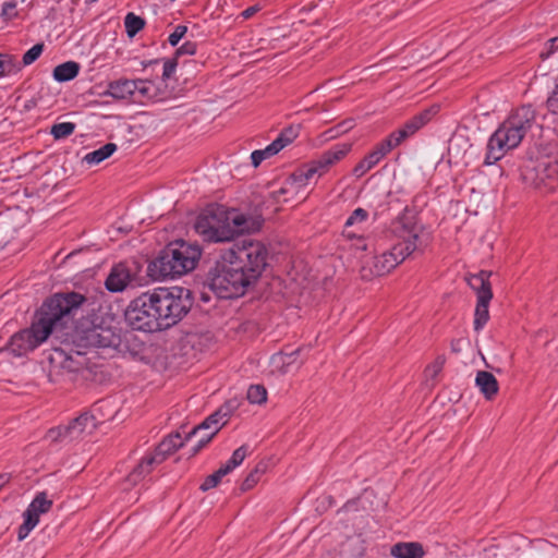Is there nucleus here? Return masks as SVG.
Here are the masks:
<instances>
[{
    "mask_svg": "<svg viewBox=\"0 0 558 558\" xmlns=\"http://www.w3.org/2000/svg\"><path fill=\"white\" fill-rule=\"evenodd\" d=\"M247 456V446L243 445L235 449L230 458L229 461H227L226 464L222 466L227 469V471L230 473L232 470H234L236 466L241 465L244 459Z\"/></svg>",
    "mask_w": 558,
    "mask_h": 558,
    "instance_id": "34",
    "label": "nucleus"
},
{
    "mask_svg": "<svg viewBox=\"0 0 558 558\" xmlns=\"http://www.w3.org/2000/svg\"><path fill=\"white\" fill-rule=\"evenodd\" d=\"M187 27L185 25H178L174 31L169 35L168 41L172 47H175L180 40L185 36Z\"/></svg>",
    "mask_w": 558,
    "mask_h": 558,
    "instance_id": "47",
    "label": "nucleus"
},
{
    "mask_svg": "<svg viewBox=\"0 0 558 558\" xmlns=\"http://www.w3.org/2000/svg\"><path fill=\"white\" fill-rule=\"evenodd\" d=\"M117 150V145L113 143H107L100 148L90 151L85 155L83 158V161H85L88 165H98L101 161L109 158L114 151Z\"/></svg>",
    "mask_w": 558,
    "mask_h": 558,
    "instance_id": "29",
    "label": "nucleus"
},
{
    "mask_svg": "<svg viewBox=\"0 0 558 558\" xmlns=\"http://www.w3.org/2000/svg\"><path fill=\"white\" fill-rule=\"evenodd\" d=\"M11 481V474L9 473H1L0 474V490L7 485L9 484V482Z\"/></svg>",
    "mask_w": 558,
    "mask_h": 558,
    "instance_id": "55",
    "label": "nucleus"
},
{
    "mask_svg": "<svg viewBox=\"0 0 558 558\" xmlns=\"http://www.w3.org/2000/svg\"><path fill=\"white\" fill-rule=\"evenodd\" d=\"M46 437H47V439H49L51 441H59V440H63V439H70L69 432L66 430V425L65 426H58V427H54V428H50L47 432Z\"/></svg>",
    "mask_w": 558,
    "mask_h": 558,
    "instance_id": "43",
    "label": "nucleus"
},
{
    "mask_svg": "<svg viewBox=\"0 0 558 558\" xmlns=\"http://www.w3.org/2000/svg\"><path fill=\"white\" fill-rule=\"evenodd\" d=\"M299 134V126H288L279 134V136L274 141V143H279L277 146L280 150L283 149L287 145L292 143Z\"/></svg>",
    "mask_w": 558,
    "mask_h": 558,
    "instance_id": "33",
    "label": "nucleus"
},
{
    "mask_svg": "<svg viewBox=\"0 0 558 558\" xmlns=\"http://www.w3.org/2000/svg\"><path fill=\"white\" fill-rule=\"evenodd\" d=\"M232 248L239 268L253 284L256 283L267 266V247L259 241L243 240Z\"/></svg>",
    "mask_w": 558,
    "mask_h": 558,
    "instance_id": "12",
    "label": "nucleus"
},
{
    "mask_svg": "<svg viewBox=\"0 0 558 558\" xmlns=\"http://www.w3.org/2000/svg\"><path fill=\"white\" fill-rule=\"evenodd\" d=\"M75 128V123L73 122L56 123L51 126L50 133L56 140H61L73 134Z\"/></svg>",
    "mask_w": 558,
    "mask_h": 558,
    "instance_id": "35",
    "label": "nucleus"
},
{
    "mask_svg": "<svg viewBox=\"0 0 558 558\" xmlns=\"http://www.w3.org/2000/svg\"><path fill=\"white\" fill-rule=\"evenodd\" d=\"M558 48V37H554L547 41V50L546 52H542L541 57L543 59L548 58L550 54H553L556 49Z\"/></svg>",
    "mask_w": 558,
    "mask_h": 558,
    "instance_id": "52",
    "label": "nucleus"
},
{
    "mask_svg": "<svg viewBox=\"0 0 558 558\" xmlns=\"http://www.w3.org/2000/svg\"><path fill=\"white\" fill-rule=\"evenodd\" d=\"M367 217H368V213L365 209L356 208L355 210H353L351 216L347 219L345 226L349 227V226H353L354 223H357V222H363L367 219Z\"/></svg>",
    "mask_w": 558,
    "mask_h": 558,
    "instance_id": "48",
    "label": "nucleus"
},
{
    "mask_svg": "<svg viewBox=\"0 0 558 558\" xmlns=\"http://www.w3.org/2000/svg\"><path fill=\"white\" fill-rule=\"evenodd\" d=\"M124 26L129 37H134L145 26V21L135 15L134 13H128L124 19Z\"/></svg>",
    "mask_w": 558,
    "mask_h": 558,
    "instance_id": "32",
    "label": "nucleus"
},
{
    "mask_svg": "<svg viewBox=\"0 0 558 558\" xmlns=\"http://www.w3.org/2000/svg\"><path fill=\"white\" fill-rule=\"evenodd\" d=\"M121 345L120 335L111 327L95 325L87 329L80 339L77 348L85 349L89 354H96L95 349L118 350Z\"/></svg>",
    "mask_w": 558,
    "mask_h": 558,
    "instance_id": "14",
    "label": "nucleus"
},
{
    "mask_svg": "<svg viewBox=\"0 0 558 558\" xmlns=\"http://www.w3.org/2000/svg\"><path fill=\"white\" fill-rule=\"evenodd\" d=\"M227 474H229V472L221 465L216 472H214L213 474L208 475L205 478V481L201 485V489L203 492H206L216 487L220 483L221 478Z\"/></svg>",
    "mask_w": 558,
    "mask_h": 558,
    "instance_id": "38",
    "label": "nucleus"
},
{
    "mask_svg": "<svg viewBox=\"0 0 558 558\" xmlns=\"http://www.w3.org/2000/svg\"><path fill=\"white\" fill-rule=\"evenodd\" d=\"M13 71H15V65L13 63L12 57L0 53V77L10 74Z\"/></svg>",
    "mask_w": 558,
    "mask_h": 558,
    "instance_id": "44",
    "label": "nucleus"
},
{
    "mask_svg": "<svg viewBox=\"0 0 558 558\" xmlns=\"http://www.w3.org/2000/svg\"><path fill=\"white\" fill-rule=\"evenodd\" d=\"M438 111L439 106L433 105L429 108H426L413 116L400 129L393 132V134L397 136L396 142L402 143L407 138L414 135L418 130L426 125L432 120V118L438 113Z\"/></svg>",
    "mask_w": 558,
    "mask_h": 558,
    "instance_id": "17",
    "label": "nucleus"
},
{
    "mask_svg": "<svg viewBox=\"0 0 558 558\" xmlns=\"http://www.w3.org/2000/svg\"><path fill=\"white\" fill-rule=\"evenodd\" d=\"M197 45L194 41H185L181 47H179L174 53V57L178 59L180 56H193L196 53Z\"/></svg>",
    "mask_w": 558,
    "mask_h": 558,
    "instance_id": "49",
    "label": "nucleus"
},
{
    "mask_svg": "<svg viewBox=\"0 0 558 558\" xmlns=\"http://www.w3.org/2000/svg\"><path fill=\"white\" fill-rule=\"evenodd\" d=\"M397 136L392 133H390L385 140L379 142L375 147L374 150L378 153L379 157L384 158L391 149L399 146L401 143L396 142Z\"/></svg>",
    "mask_w": 558,
    "mask_h": 558,
    "instance_id": "37",
    "label": "nucleus"
},
{
    "mask_svg": "<svg viewBox=\"0 0 558 558\" xmlns=\"http://www.w3.org/2000/svg\"><path fill=\"white\" fill-rule=\"evenodd\" d=\"M80 64L75 61H66L53 69V78L58 82H68L77 76Z\"/></svg>",
    "mask_w": 558,
    "mask_h": 558,
    "instance_id": "27",
    "label": "nucleus"
},
{
    "mask_svg": "<svg viewBox=\"0 0 558 558\" xmlns=\"http://www.w3.org/2000/svg\"><path fill=\"white\" fill-rule=\"evenodd\" d=\"M533 171L535 172L533 182L536 186L548 185L549 182L555 181L557 175L556 166H553L549 162H538L534 167Z\"/></svg>",
    "mask_w": 558,
    "mask_h": 558,
    "instance_id": "26",
    "label": "nucleus"
},
{
    "mask_svg": "<svg viewBox=\"0 0 558 558\" xmlns=\"http://www.w3.org/2000/svg\"><path fill=\"white\" fill-rule=\"evenodd\" d=\"M136 87L134 80H117L108 84L107 95L116 99H133L134 88Z\"/></svg>",
    "mask_w": 558,
    "mask_h": 558,
    "instance_id": "25",
    "label": "nucleus"
},
{
    "mask_svg": "<svg viewBox=\"0 0 558 558\" xmlns=\"http://www.w3.org/2000/svg\"><path fill=\"white\" fill-rule=\"evenodd\" d=\"M0 16L5 21H12L19 16V11L16 8V1H5L2 4Z\"/></svg>",
    "mask_w": 558,
    "mask_h": 558,
    "instance_id": "39",
    "label": "nucleus"
},
{
    "mask_svg": "<svg viewBox=\"0 0 558 558\" xmlns=\"http://www.w3.org/2000/svg\"><path fill=\"white\" fill-rule=\"evenodd\" d=\"M446 363V356L444 354L438 355L434 362H432L429 365L425 368L426 376L430 378H435L444 368V365Z\"/></svg>",
    "mask_w": 558,
    "mask_h": 558,
    "instance_id": "40",
    "label": "nucleus"
},
{
    "mask_svg": "<svg viewBox=\"0 0 558 558\" xmlns=\"http://www.w3.org/2000/svg\"><path fill=\"white\" fill-rule=\"evenodd\" d=\"M492 271L481 270L476 275H471L466 278V281L471 289L476 293L477 300L493 299V290L489 278Z\"/></svg>",
    "mask_w": 558,
    "mask_h": 558,
    "instance_id": "19",
    "label": "nucleus"
},
{
    "mask_svg": "<svg viewBox=\"0 0 558 558\" xmlns=\"http://www.w3.org/2000/svg\"><path fill=\"white\" fill-rule=\"evenodd\" d=\"M247 400L254 404H262L267 400V390L262 385H252L247 389Z\"/></svg>",
    "mask_w": 558,
    "mask_h": 558,
    "instance_id": "36",
    "label": "nucleus"
},
{
    "mask_svg": "<svg viewBox=\"0 0 558 558\" xmlns=\"http://www.w3.org/2000/svg\"><path fill=\"white\" fill-rule=\"evenodd\" d=\"M209 288L221 299L243 295L253 283L235 263L233 248L223 251L207 275Z\"/></svg>",
    "mask_w": 558,
    "mask_h": 558,
    "instance_id": "6",
    "label": "nucleus"
},
{
    "mask_svg": "<svg viewBox=\"0 0 558 558\" xmlns=\"http://www.w3.org/2000/svg\"><path fill=\"white\" fill-rule=\"evenodd\" d=\"M185 439L182 440L180 433H175L166 437L160 444L150 452L156 460L161 464L170 454L184 445Z\"/></svg>",
    "mask_w": 558,
    "mask_h": 558,
    "instance_id": "21",
    "label": "nucleus"
},
{
    "mask_svg": "<svg viewBox=\"0 0 558 558\" xmlns=\"http://www.w3.org/2000/svg\"><path fill=\"white\" fill-rule=\"evenodd\" d=\"M159 464L158 460H156L150 452L145 454L126 476L125 484H128V486L125 488L128 489L137 485L146 475L153 472L156 465Z\"/></svg>",
    "mask_w": 558,
    "mask_h": 558,
    "instance_id": "18",
    "label": "nucleus"
},
{
    "mask_svg": "<svg viewBox=\"0 0 558 558\" xmlns=\"http://www.w3.org/2000/svg\"><path fill=\"white\" fill-rule=\"evenodd\" d=\"M260 478V470L258 466H256L254 470H252L247 476L244 478V481L241 484V490L247 492L252 489L259 481Z\"/></svg>",
    "mask_w": 558,
    "mask_h": 558,
    "instance_id": "42",
    "label": "nucleus"
},
{
    "mask_svg": "<svg viewBox=\"0 0 558 558\" xmlns=\"http://www.w3.org/2000/svg\"><path fill=\"white\" fill-rule=\"evenodd\" d=\"M460 344H461V340H459V339L452 340L450 343L451 351L453 353H459L461 351Z\"/></svg>",
    "mask_w": 558,
    "mask_h": 558,
    "instance_id": "56",
    "label": "nucleus"
},
{
    "mask_svg": "<svg viewBox=\"0 0 558 558\" xmlns=\"http://www.w3.org/2000/svg\"><path fill=\"white\" fill-rule=\"evenodd\" d=\"M201 256L197 244L175 241L148 264L147 275L155 281L183 276L195 269Z\"/></svg>",
    "mask_w": 558,
    "mask_h": 558,
    "instance_id": "5",
    "label": "nucleus"
},
{
    "mask_svg": "<svg viewBox=\"0 0 558 558\" xmlns=\"http://www.w3.org/2000/svg\"><path fill=\"white\" fill-rule=\"evenodd\" d=\"M279 143H271L264 149L254 150L251 155L252 165L257 168L265 159L277 155L280 149L277 147Z\"/></svg>",
    "mask_w": 558,
    "mask_h": 558,
    "instance_id": "31",
    "label": "nucleus"
},
{
    "mask_svg": "<svg viewBox=\"0 0 558 558\" xmlns=\"http://www.w3.org/2000/svg\"><path fill=\"white\" fill-rule=\"evenodd\" d=\"M536 114L531 106H522L511 111L508 118L490 135L484 165L490 166L500 160L509 150L517 148L535 123Z\"/></svg>",
    "mask_w": 558,
    "mask_h": 558,
    "instance_id": "4",
    "label": "nucleus"
},
{
    "mask_svg": "<svg viewBox=\"0 0 558 558\" xmlns=\"http://www.w3.org/2000/svg\"><path fill=\"white\" fill-rule=\"evenodd\" d=\"M228 415L229 410H225V407H221L216 412L206 417L198 426L194 427L190 433H187L185 440H190L192 436L203 430H210L209 433L204 434L198 439L197 444L192 448V456L196 454L213 439L219 429L227 423Z\"/></svg>",
    "mask_w": 558,
    "mask_h": 558,
    "instance_id": "15",
    "label": "nucleus"
},
{
    "mask_svg": "<svg viewBox=\"0 0 558 558\" xmlns=\"http://www.w3.org/2000/svg\"><path fill=\"white\" fill-rule=\"evenodd\" d=\"M492 299L477 300L475 313H474V329L480 331L486 325L489 319V302Z\"/></svg>",
    "mask_w": 558,
    "mask_h": 558,
    "instance_id": "30",
    "label": "nucleus"
},
{
    "mask_svg": "<svg viewBox=\"0 0 558 558\" xmlns=\"http://www.w3.org/2000/svg\"><path fill=\"white\" fill-rule=\"evenodd\" d=\"M85 296L76 293H58L44 302L28 328L14 333L10 348L14 355L22 356L43 344L56 330L64 328V319L81 306Z\"/></svg>",
    "mask_w": 558,
    "mask_h": 558,
    "instance_id": "1",
    "label": "nucleus"
},
{
    "mask_svg": "<svg viewBox=\"0 0 558 558\" xmlns=\"http://www.w3.org/2000/svg\"><path fill=\"white\" fill-rule=\"evenodd\" d=\"M259 10H260V7H259L258 4H255V5L248 7L247 9H245L244 11H242L241 16H242L244 20H248V19H251L253 15H255Z\"/></svg>",
    "mask_w": 558,
    "mask_h": 558,
    "instance_id": "54",
    "label": "nucleus"
},
{
    "mask_svg": "<svg viewBox=\"0 0 558 558\" xmlns=\"http://www.w3.org/2000/svg\"><path fill=\"white\" fill-rule=\"evenodd\" d=\"M373 169L383 158L374 149L363 158Z\"/></svg>",
    "mask_w": 558,
    "mask_h": 558,
    "instance_id": "53",
    "label": "nucleus"
},
{
    "mask_svg": "<svg viewBox=\"0 0 558 558\" xmlns=\"http://www.w3.org/2000/svg\"><path fill=\"white\" fill-rule=\"evenodd\" d=\"M423 228L415 217L408 213L402 214L390 225L389 234L393 244L390 250L373 258L372 266L362 267V277L369 279L373 276H384L395 269L408 256L414 253L422 244Z\"/></svg>",
    "mask_w": 558,
    "mask_h": 558,
    "instance_id": "3",
    "label": "nucleus"
},
{
    "mask_svg": "<svg viewBox=\"0 0 558 558\" xmlns=\"http://www.w3.org/2000/svg\"><path fill=\"white\" fill-rule=\"evenodd\" d=\"M263 222L260 217L246 216L234 208L209 205L197 216L194 229L205 242L226 243L260 230Z\"/></svg>",
    "mask_w": 558,
    "mask_h": 558,
    "instance_id": "2",
    "label": "nucleus"
},
{
    "mask_svg": "<svg viewBox=\"0 0 558 558\" xmlns=\"http://www.w3.org/2000/svg\"><path fill=\"white\" fill-rule=\"evenodd\" d=\"M352 148V144L342 143L332 146L324 151L317 159L300 167L287 180L284 186L272 193L277 202L281 201V195L296 191L302 186H307L316 182L319 177L329 170L331 166L341 160Z\"/></svg>",
    "mask_w": 558,
    "mask_h": 558,
    "instance_id": "8",
    "label": "nucleus"
},
{
    "mask_svg": "<svg viewBox=\"0 0 558 558\" xmlns=\"http://www.w3.org/2000/svg\"><path fill=\"white\" fill-rule=\"evenodd\" d=\"M78 348L69 351L56 349L49 357L50 367L48 378L53 384L73 383L75 374L89 368V354L85 349Z\"/></svg>",
    "mask_w": 558,
    "mask_h": 558,
    "instance_id": "11",
    "label": "nucleus"
},
{
    "mask_svg": "<svg viewBox=\"0 0 558 558\" xmlns=\"http://www.w3.org/2000/svg\"><path fill=\"white\" fill-rule=\"evenodd\" d=\"M43 51H44V44H36V45H34L31 49H28L24 53L23 59H22L23 64L24 65L32 64L33 62H35L40 57Z\"/></svg>",
    "mask_w": 558,
    "mask_h": 558,
    "instance_id": "41",
    "label": "nucleus"
},
{
    "mask_svg": "<svg viewBox=\"0 0 558 558\" xmlns=\"http://www.w3.org/2000/svg\"><path fill=\"white\" fill-rule=\"evenodd\" d=\"M149 293L162 330L178 324L193 305L192 292L184 287L158 288Z\"/></svg>",
    "mask_w": 558,
    "mask_h": 558,
    "instance_id": "10",
    "label": "nucleus"
},
{
    "mask_svg": "<svg viewBox=\"0 0 558 558\" xmlns=\"http://www.w3.org/2000/svg\"><path fill=\"white\" fill-rule=\"evenodd\" d=\"M52 500L48 498L46 492L38 493L35 498L32 500L25 512L24 517H32L36 520V523L39 522V515L43 513H47L52 508Z\"/></svg>",
    "mask_w": 558,
    "mask_h": 558,
    "instance_id": "24",
    "label": "nucleus"
},
{
    "mask_svg": "<svg viewBox=\"0 0 558 558\" xmlns=\"http://www.w3.org/2000/svg\"><path fill=\"white\" fill-rule=\"evenodd\" d=\"M138 266L135 262H122L114 265L106 281L105 287L110 292H122L132 283H138Z\"/></svg>",
    "mask_w": 558,
    "mask_h": 558,
    "instance_id": "16",
    "label": "nucleus"
},
{
    "mask_svg": "<svg viewBox=\"0 0 558 558\" xmlns=\"http://www.w3.org/2000/svg\"><path fill=\"white\" fill-rule=\"evenodd\" d=\"M475 385L487 400H492L498 393L499 385L496 377L486 371H478L475 377Z\"/></svg>",
    "mask_w": 558,
    "mask_h": 558,
    "instance_id": "23",
    "label": "nucleus"
},
{
    "mask_svg": "<svg viewBox=\"0 0 558 558\" xmlns=\"http://www.w3.org/2000/svg\"><path fill=\"white\" fill-rule=\"evenodd\" d=\"M352 148V144L342 143L332 146L324 151L317 159L300 167L287 180L284 186L272 193L277 202L281 201V195L296 191L302 186H307L316 182L319 177L329 170L331 166L341 160Z\"/></svg>",
    "mask_w": 558,
    "mask_h": 558,
    "instance_id": "9",
    "label": "nucleus"
},
{
    "mask_svg": "<svg viewBox=\"0 0 558 558\" xmlns=\"http://www.w3.org/2000/svg\"><path fill=\"white\" fill-rule=\"evenodd\" d=\"M390 555L395 558H424L425 550L418 542H400L391 547Z\"/></svg>",
    "mask_w": 558,
    "mask_h": 558,
    "instance_id": "22",
    "label": "nucleus"
},
{
    "mask_svg": "<svg viewBox=\"0 0 558 558\" xmlns=\"http://www.w3.org/2000/svg\"><path fill=\"white\" fill-rule=\"evenodd\" d=\"M37 524L36 520L32 517H24V523L19 527V539H24Z\"/></svg>",
    "mask_w": 558,
    "mask_h": 558,
    "instance_id": "46",
    "label": "nucleus"
},
{
    "mask_svg": "<svg viewBox=\"0 0 558 558\" xmlns=\"http://www.w3.org/2000/svg\"><path fill=\"white\" fill-rule=\"evenodd\" d=\"M156 62H157V60H150L149 62L144 63V66H147V65L153 64V63H156Z\"/></svg>",
    "mask_w": 558,
    "mask_h": 558,
    "instance_id": "57",
    "label": "nucleus"
},
{
    "mask_svg": "<svg viewBox=\"0 0 558 558\" xmlns=\"http://www.w3.org/2000/svg\"><path fill=\"white\" fill-rule=\"evenodd\" d=\"M546 108L549 113L558 116V76L556 86L546 100Z\"/></svg>",
    "mask_w": 558,
    "mask_h": 558,
    "instance_id": "45",
    "label": "nucleus"
},
{
    "mask_svg": "<svg viewBox=\"0 0 558 558\" xmlns=\"http://www.w3.org/2000/svg\"><path fill=\"white\" fill-rule=\"evenodd\" d=\"M136 87L134 88V96L132 101L144 102L145 100L155 97L154 83L148 80H134Z\"/></svg>",
    "mask_w": 558,
    "mask_h": 558,
    "instance_id": "28",
    "label": "nucleus"
},
{
    "mask_svg": "<svg viewBox=\"0 0 558 558\" xmlns=\"http://www.w3.org/2000/svg\"><path fill=\"white\" fill-rule=\"evenodd\" d=\"M125 322L134 329L145 332L162 330L149 292L142 293L129 304Z\"/></svg>",
    "mask_w": 558,
    "mask_h": 558,
    "instance_id": "13",
    "label": "nucleus"
},
{
    "mask_svg": "<svg viewBox=\"0 0 558 558\" xmlns=\"http://www.w3.org/2000/svg\"><path fill=\"white\" fill-rule=\"evenodd\" d=\"M96 418L89 413H83L74 418L69 425L66 430L70 435V440L81 437L83 434H89L96 428Z\"/></svg>",
    "mask_w": 558,
    "mask_h": 558,
    "instance_id": "20",
    "label": "nucleus"
},
{
    "mask_svg": "<svg viewBox=\"0 0 558 558\" xmlns=\"http://www.w3.org/2000/svg\"><path fill=\"white\" fill-rule=\"evenodd\" d=\"M372 168L367 165V162L362 159L353 169V174L356 178L363 177L366 172H368Z\"/></svg>",
    "mask_w": 558,
    "mask_h": 558,
    "instance_id": "51",
    "label": "nucleus"
},
{
    "mask_svg": "<svg viewBox=\"0 0 558 558\" xmlns=\"http://www.w3.org/2000/svg\"><path fill=\"white\" fill-rule=\"evenodd\" d=\"M178 66V59L175 57L167 59L163 63L162 78L166 81L172 76Z\"/></svg>",
    "mask_w": 558,
    "mask_h": 558,
    "instance_id": "50",
    "label": "nucleus"
},
{
    "mask_svg": "<svg viewBox=\"0 0 558 558\" xmlns=\"http://www.w3.org/2000/svg\"><path fill=\"white\" fill-rule=\"evenodd\" d=\"M209 288L221 299L243 295L253 283L235 263L233 248L223 251L207 275Z\"/></svg>",
    "mask_w": 558,
    "mask_h": 558,
    "instance_id": "7",
    "label": "nucleus"
}]
</instances>
